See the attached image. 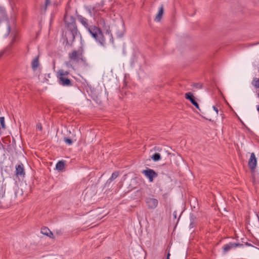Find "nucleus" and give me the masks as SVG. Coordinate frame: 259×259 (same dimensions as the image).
Wrapping results in <instances>:
<instances>
[{
	"label": "nucleus",
	"mask_w": 259,
	"mask_h": 259,
	"mask_svg": "<svg viewBox=\"0 0 259 259\" xmlns=\"http://www.w3.org/2000/svg\"><path fill=\"white\" fill-rule=\"evenodd\" d=\"M63 21L64 27L66 29L64 34L66 45L71 46L75 37L80 34L77 28L76 19L73 16L68 15L66 13L64 16Z\"/></svg>",
	"instance_id": "nucleus-1"
},
{
	"label": "nucleus",
	"mask_w": 259,
	"mask_h": 259,
	"mask_svg": "<svg viewBox=\"0 0 259 259\" xmlns=\"http://www.w3.org/2000/svg\"><path fill=\"white\" fill-rule=\"evenodd\" d=\"M84 51L82 47L78 50H74L68 54V58L71 62L78 63L80 61L85 62L86 59L83 56Z\"/></svg>",
	"instance_id": "nucleus-2"
},
{
	"label": "nucleus",
	"mask_w": 259,
	"mask_h": 259,
	"mask_svg": "<svg viewBox=\"0 0 259 259\" xmlns=\"http://www.w3.org/2000/svg\"><path fill=\"white\" fill-rule=\"evenodd\" d=\"M91 35L101 45L105 46V39L100 28L98 27L95 28V31Z\"/></svg>",
	"instance_id": "nucleus-3"
},
{
	"label": "nucleus",
	"mask_w": 259,
	"mask_h": 259,
	"mask_svg": "<svg viewBox=\"0 0 259 259\" xmlns=\"http://www.w3.org/2000/svg\"><path fill=\"white\" fill-rule=\"evenodd\" d=\"M59 83L63 86L71 87L73 85L72 81L69 78V76H64L63 74L61 75H58Z\"/></svg>",
	"instance_id": "nucleus-4"
},
{
	"label": "nucleus",
	"mask_w": 259,
	"mask_h": 259,
	"mask_svg": "<svg viewBox=\"0 0 259 259\" xmlns=\"http://www.w3.org/2000/svg\"><path fill=\"white\" fill-rule=\"evenodd\" d=\"M142 173L144 174L147 178H148L149 181L150 182L153 181V179L157 177V174L152 169L147 168L145 170H143Z\"/></svg>",
	"instance_id": "nucleus-5"
},
{
	"label": "nucleus",
	"mask_w": 259,
	"mask_h": 259,
	"mask_svg": "<svg viewBox=\"0 0 259 259\" xmlns=\"http://www.w3.org/2000/svg\"><path fill=\"white\" fill-rule=\"evenodd\" d=\"M76 16L78 22L85 28H88L90 25L89 20L83 17V16L77 14V11H76Z\"/></svg>",
	"instance_id": "nucleus-6"
},
{
	"label": "nucleus",
	"mask_w": 259,
	"mask_h": 259,
	"mask_svg": "<svg viewBox=\"0 0 259 259\" xmlns=\"http://www.w3.org/2000/svg\"><path fill=\"white\" fill-rule=\"evenodd\" d=\"M146 203L149 209H154L158 205V200L156 199L152 198H147L146 199Z\"/></svg>",
	"instance_id": "nucleus-7"
},
{
	"label": "nucleus",
	"mask_w": 259,
	"mask_h": 259,
	"mask_svg": "<svg viewBox=\"0 0 259 259\" xmlns=\"http://www.w3.org/2000/svg\"><path fill=\"white\" fill-rule=\"evenodd\" d=\"M257 160L254 153H251L250 157L248 160V165L251 170H254L256 166Z\"/></svg>",
	"instance_id": "nucleus-8"
},
{
	"label": "nucleus",
	"mask_w": 259,
	"mask_h": 259,
	"mask_svg": "<svg viewBox=\"0 0 259 259\" xmlns=\"http://www.w3.org/2000/svg\"><path fill=\"white\" fill-rule=\"evenodd\" d=\"M185 98L189 100L192 104H193L197 109L199 110V106L198 103L195 101V97L191 92H188L185 94Z\"/></svg>",
	"instance_id": "nucleus-9"
},
{
	"label": "nucleus",
	"mask_w": 259,
	"mask_h": 259,
	"mask_svg": "<svg viewBox=\"0 0 259 259\" xmlns=\"http://www.w3.org/2000/svg\"><path fill=\"white\" fill-rule=\"evenodd\" d=\"M16 175L17 177L23 176L25 175L24 166L22 163H20L16 166Z\"/></svg>",
	"instance_id": "nucleus-10"
},
{
	"label": "nucleus",
	"mask_w": 259,
	"mask_h": 259,
	"mask_svg": "<svg viewBox=\"0 0 259 259\" xmlns=\"http://www.w3.org/2000/svg\"><path fill=\"white\" fill-rule=\"evenodd\" d=\"M41 233L50 238L53 237V234L52 232L47 228L43 227L41 228Z\"/></svg>",
	"instance_id": "nucleus-11"
},
{
	"label": "nucleus",
	"mask_w": 259,
	"mask_h": 259,
	"mask_svg": "<svg viewBox=\"0 0 259 259\" xmlns=\"http://www.w3.org/2000/svg\"><path fill=\"white\" fill-rule=\"evenodd\" d=\"M163 11H164L163 7L162 6H161L159 8L158 13L157 14V15L155 18V21H156L157 22H159L161 20L162 17V15L163 14Z\"/></svg>",
	"instance_id": "nucleus-12"
},
{
	"label": "nucleus",
	"mask_w": 259,
	"mask_h": 259,
	"mask_svg": "<svg viewBox=\"0 0 259 259\" xmlns=\"http://www.w3.org/2000/svg\"><path fill=\"white\" fill-rule=\"evenodd\" d=\"M38 56L34 58L32 62V68L33 70H35L39 66Z\"/></svg>",
	"instance_id": "nucleus-13"
},
{
	"label": "nucleus",
	"mask_w": 259,
	"mask_h": 259,
	"mask_svg": "<svg viewBox=\"0 0 259 259\" xmlns=\"http://www.w3.org/2000/svg\"><path fill=\"white\" fill-rule=\"evenodd\" d=\"M234 248L233 243L230 242L224 245L223 247V252L226 253L231 249Z\"/></svg>",
	"instance_id": "nucleus-14"
},
{
	"label": "nucleus",
	"mask_w": 259,
	"mask_h": 259,
	"mask_svg": "<svg viewBox=\"0 0 259 259\" xmlns=\"http://www.w3.org/2000/svg\"><path fill=\"white\" fill-rule=\"evenodd\" d=\"M64 166L65 161L63 160H61L57 163L56 165V168L59 171H61L64 169Z\"/></svg>",
	"instance_id": "nucleus-15"
},
{
	"label": "nucleus",
	"mask_w": 259,
	"mask_h": 259,
	"mask_svg": "<svg viewBox=\"0 0 259 259\" xmlns=\"http://www.w3.org/2000/svg\"><path fill=\"white\" fill-rule=\"evenodd\" d=\"M119 175V172L115 171L112 173L111 177L107 180V183H111L112 181L114 180Z\"/></svg>",
	"instance_id": "nucleus-16"
},
{
	"label": "nucleus",
	"mask_w": 259,
	"mask_h": 259,
	"mask_svg": "<svg viewBox=\"0 0 259 259\" xmlns=\"http://www.w3.org/2000/svg\"><path fill=\"white\" fill-rule=\"evenodd\" d=\"M151 158L154 161H158L161 159L160 154L158 153H155L152 155Z\"/></svg>",
	"instance_id": "nucleus-17"
},
{
	"label": "nucleus",
	"mask_w": 259,
	"mask_h": 259,
	"mask_svg": "<svg viewBox=\"0 0 259 259\" xmlns=\"http://www.w3.org/2000/svg\"><path fill=\"white\" fill-rule=\"evenodd\" d=\"M62 73L64 76H69V72L68 71H65L63 69H60L57 72L58 75H61V74Z\"/></svg>",
	"instance_id": "nucleus-18"
},
{
	"label": "nucleus",
	"mask_w": 259,
	"mask_h": 259,
	"mask_svg": "<svg viewBox=\"0 0 259 259\" xmlns=\"http://www.w3.org/2000/svg\"><path fill=\"white\" fill-rule=\"evenodd\" d=\"M195 217L194 216V215L192 214L190 216V223L189 225L190 228H193L195 226Z\"/></svg>",
	"instance_id": "nucleus-19"
},
{
	"label": "nucleus",
	"mask_w": 259,
	"mask_h": 259,
	"mask_svg": "<svg viewBox=\"0 0 259 259\" xmlns=\"http://www.w3.org/2000/svg\"><path fill=\"white\" fill-rule=\"evenodd\" d=\"M97 26L94 25H90L88 27V28H86L88 32L90 33L91 35H92L94 31L95 30V28H96Z\"/></svg>",
	"instance_id": "nucleus-20"
},
{
	"label": "nucleus",
	"mask_w": 259,
	"mask_h": 259,
	"mask_svg": "<svg viewBox=\"0 0 259 259\" xmlns=\"http://www.w3.org/2000/svg\"><path fill=\"white\" fill-rule=\"evenodd\" d=\"M252 84L256 88H259V78H254L252 81Z\"/></svg>",
	"instance_id": "nucleus-21"
},
{
	"label": "nucleus",
	"mask_w": 259,
	"mask_h": 259,
	"mask_svg": "<svg viewBox=\"0 0 259 259\" xmlns=\"http://www.w3.org/2000/svg\"><path fill=\"white\" fill-rule=\"evenodd\" d=\"M0 123H1V125L2 126V128H3V129H6V125H5V118H4V117H0Z\"/></svg>",
	"instance_id": "nucleus-22"
},
{
	"label": "nucleus",
	"mask_w": 259,
	"mask_h": 259,
	"mask_svg": "<svg viewBox=\"0 0 259 259\" xmlns=\"http://www.w3.org/2000/svg\"><path fill=\"white\" fill-rule=\"evenodd\" d=\"M64 141L65 142V143L68 145H71L73 143V141L72 140L70 139V138H64Z\"/></svg>",
	"instance_id": "nucleus-23"
},
{
	"label": "nucleus",
	"mask_w": 259,
	"mask_h": 259,
	"mask_svg": "<svg viewBox=\"0 0 259 259\" xmlns=\"http://www.w3.org/2000/svg\"><path fill=\"white\" fill-rule=\"evenodd\" d=\"M51 4V0H46L45 1V7L44 9L45 11H46L47 9V7L50 5Z\"/></svg>",
	"instance_id": "nucleus-24"
},
{
	"label": "nucleus",
	"mask_w": 259,
	"mask_h": 259,
	"mask_svg": "<svg viewBox=\"0 0 259 259\" xmlns=\"http://www.w3.org/2000/svg\"><path fill=\"white\" fill-rule=\"evenodd\" d=\"M106 34H108L109 36V37H110V40H111L112 42H113V37H112V35L111 33V31L109 29L107 30H106Z\"/></svg>",
	"instance_id": "nucleus-25"
},
{
	"label": "nucleus",
	"mask_w": 259,
	"mask_h": 259,
	"mask_svg": "<svg viewBox=\"0 0 259 259\" xmlns=\"http://www.w3.org/2000/svg\"><path fill=\"white\" fill-rule=\"evenodd\" d=\"M1 13H2V17H4V18H7V14H6V11L5 9H1L0 10Z\"/></svg>",
	"instance_id": "nucleus-26"
},
{
	"label": "nucleus",
	"mask_w": 259,
	"mask_h": 259,
	"mask_svg": "<svg viewBox=\"0 0 259 259\" xmlns=\"http://www.w3.org/2000/svg\"><path fill=\"white\" fill-rule=\"evenodd\" d=\"M234 248H236L237 247H241L243 246V244H241L239 243H233Z\"/></svg>",
	"instance_id": "nucleus-27"
},
{
	"label": "nucleus",
	"mask_w": 259,
	"mask_h": 259,
	"mask_svg": "<svg viewBox=\"0 0 259 259\" xmlns=\"http://www.w3.org/2000/svg\"><path fill=\"white\" fill-rule=\"evenodd\" d=\"M194 87L197 89H201L202 88V84L199 83H195L194 84Z\"/></svg>",
	"instance_id": "nucleus-28"
},
{
	"label": "nucleus",
	"mask_w": 259,
	"mask_h": 259,
	"mask_svg": "<svg viewBox=\"0 0 259 259\" xmlns=\"http://www.w3.org/2000/svg\"><path fill=\"white\" fill-rule=\"evenodd\" d=\"M36 128L40 131L42 130V127L40 123H38L36 124Z\"/></svg>",
	"instance_id": "nucleus-29"
},
{
	"label": "nucleus",
	"mask_w": 259,
	"mask_h": 259,
	"mask_svg": "<svg viewBox=\"0 0 259 259\" xmlns=\"http://www.w3.org/2000/svg\"><path fill=\"white\" fill-rule=\"evenodd\" d=\"M213 109H214V110L215 111V112L218 114V108L215 106H213Z\"/></svg>",
	"instance_id": "nucleus-30"
},
{
	"label": "nucleus",
	"mask_w": 259,
	"mask_h": 259,
	"mask_svg": "<svg viewBox=\"0 0 259 259\" xmlns=\"http://www.w3.org/2000/svg\"><path fill=\"white\" fill-rule=\"evenodd\" d=\"M169 256H170V253L168 252V253H167V256H166V259H170V258H169Z\"/></svg>",
	"instance_id": "nucleus-31"
},
{
	"label": "nucleus",
	"mask_w": 259,
	"mask_h": 259,
	"mask_svg": "<svg viewBox=\"0 0 259 259\" xmlns=\"http://www.w3.org/2000/svg\"><path fill=\"white\" fill-rule=\"evenodd\" d=\"M245 245L247 246H252V245L250 243H248L247 242L246 243Z\"/></svg>",
	"instance_id": "nucleus-32"
},
{
	"label": "nucleus",
	"mask_w": 259,
	"mask_h": 259,
	"mask_svg": "<svg viewBox=\"0 0 259 259\" xmlns=\"http://www.w3.org/2000/svg\"><path fill=\"white\" fill-rule=\"evenodd\" d=\"M122 35H123V34H119V35H118V36H119V37H121Z\"/></svg>",
	"instance_id": "nucleus-33"
},
{
	"label": "nucleus",
	"mask_w": 259,
	"mask_h": 259,
	"mask_svg": "<svg viewBox=\"0 0 259 259\" xmlns=\"http://www.w3.org/2000/svg\"><path fill=\"white\" fill-rule=\"evenodd\" d=\"M175 213H176V212H175ZM174 215L175 216V218H176V214H174Z\"/></svg>",
	"instance_id": "nucleus-34"
},
{
	"label": "nucleus",
	"mask_w": 259,
	"mask_h": 259,
	"mask_svg": "<svg viewBox=\"0 0 259 259\" xmlns=\"http://www.w3.org/2000/svg\"><path fill=\"white\" fill-rule=\"evenodd\" d=\"M2 55H3V53L0 54V58L2 57Z\"/></svg>",
	"instance_id": "nucleus-35"
}]
</instances>
